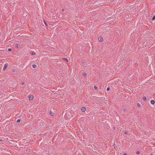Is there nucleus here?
I'll list each match as a JSON object with an SVG mask.
<instances>
[{
  "instance_id": "7ed1b4c3",
  "label": "nucleus",
  "mask_w": 155,
  "mask_h": 155,
  "mask_svg": "<svg viewBox=\"0 0 155 155\" xmlns=\"http://www.w3.org/2000/svg\"><path fill=\"white\" fill-rule=\"evenodd\" d=\"M99 41L100 42H101L103 41V38L101 37H100L98 38Z\"/></svg>"
},
{
  "instance_id": "6e6552de",
  "label": "nucleus",
  "mask_w": 155,
  "mask_h": 155,
  "mask_svg": "<svg viewBox=\"0 0 155 155\" xmlns=\"http://www.w3.org/2000/svg\"><path fill=\"white\" fill-rule=\"evenodd\" d=\"M32 67L33 68H36V66L35 65L33 64L32 65Z\"/></svg>"
},
{
  "instance_id": "412c9836",
  "label": "nucleus",
  "mask_w": 155,
  "mask_h": 155,
  "mask_svg": "<svg viewBox=\"0 0 155 155\" xmlns=\"http://www.w3.org/2000/svg\"><path fill=\"white\" fill-rule=\"evenodd\" d=\"M61 10L62 11H64V8H62Z\"/></svg>"
},
{
  "instance_id": "6ab92c4d",
  "label": "nucleus",
  "mask_w": 155,
  "mask_h": 155,
  "mask_svg": "<svg viewBox=\"0 0 155 155\" xmlns=\"http://www.w3.org/2000/svg\"><path fill=\"white\" fill-rule=\"evenodd\" d=\"M64 59L65 60H66L67 61H68V59L67 58H64Z\"/></svg>"
},
{
  "instance_id": "f3484780",
  "label": "nucleus",
  "mask_w": 155,
  "mask_h": 155,
  "mask_svg": "<svg viewBox=\"0 0 155 155\" xmlns=\"http://www.w3.org/2000/svg\"><path fill=\"white\" fill-rule=\"evenodd\" d=\"M109 90H110L109 87H108L107 89V91H109Z\"/></svg>"
},
{
  "instance_id": "a878e982",
  "label": "nucleus",
  "mask_w": 155,
  "mask_h": 155,
  "mask_svg": "<svg viewBox=\"0 0 155 155\" xmlns=\"http://www.w3.org/2000/svg\"><path fill=\"white\" fill-rule=\"evenodd\" d=\"M123 110L124 111H125V110Z\"/></svg>"
},
{
  "instance_id": "1a4fd4ad",
  "label": "nucleus",
  "mask_w": 155,
  "mask_h": 155,
  "mask_svg": "<svg viewBox=\"0 0 155 155\" xmlns=\"http://www.w3.org/2000/svg\"><path fill=\"white\" fill-rule=\"evenodd\" d=\"M155 20V16H154L152 18V21H153Z\"/></svg>"
},
{
  "instance_id": "ddd939ff",
  "label": "nucleus",
  "mask_w": 155,
  "mask_h": 155,
  "mask_svg": "<svg viewBox=\"0 0 155 155\" xmlns=\"http://www.w3.org/2000/svg\"><path fill=\"white\" fill-rule=\"evenodd\" d=\"M94 88L96 90L97 89V87L96 86H94Z\"/></svg>"
},
{
  "instance_id": "f8f14e48",
  "label": "nucleus",
  "mask_w": 155,
  "mask_h": 155,
  "mask_svg": "<svg viewBox=\"0 0 155 155\" xmlns=\"http://www.w3.org/2000/svg\"><path fill=\"white\" fill-rule=\"evenodd\" d=\"M12 49L11 48H9L8 49V51H12Z\"/></svg>"
},
{
  "instance_id": "5701e85b",
  "label": "nucleus",
  "mask_w": 155,
  "mask_h": 155,
  "mask_svg": "<svg viewBox=\"0 0 155 155\" xmlns=\"http://www.w3.org/2000/svg\"><path fill=\"white\" fill-rule=\"evenodd\" d=\"M124 155H127V154H126V153H125L124 154Z\"/></svg>"
},
{
  "instance_id": "dca6fc26",
  "label": "nucleus",
  "mask_w": 155,
  "mask_h": 155,
  "mask_svg": "<svg viewBox=\"0 0 155 155\" xmlns=\"http://www.w3.org/2000/svg\"><path fill=\"white\" fill-rule=\"evenodd\" d=\"M140 153V152L139 151H137V154H139Z\"/></svg>"
},
{
  "instance_id": "9b49d317",
  "label": "nucleus",
  "mask_w": 155,
  "mask_h": 155,
  "mask_svg": "<svg viewBox=\"0 0 155 155\" xmlns=\"http://www.w3.org/2000/svg\"><path fill=\"white\" fill-rule=\"evenodd\" d=\"M21 121V120L18 119L17 120V122H20Z\"/></svg>"
},
{
  "instance_id": "bb28decb",
  "label": "nucleus",
  "mask_w": 155,
  "mask_h": 155,
  "mask_svg": "<svg viewBox=\"0 0 155 155\" xmlns=\"http://www.w3.org/2000/svg\"><path fill=\"white\" fill-rule=\"evenodd\" d=\"M152 155V154H151V155Z\"/></svg>"
},
{
  "instance_id": "f03ea898",
  "label": "nucleus",
  "mask_w": 155,
  "mask_h": 155,
  "mask_svg": "<svg viewBox=\"0 0 155 155\" xmlns=\"http://www.w3.org/2000/svg\"><path fill=\"white\" fill-rule=\"evenodd\" d=\"M33 96L32 95H30L29 96L28 99L29 100H31L32 99H33Z\"/></svg>"
},
{
  "instance_id": "2eb2a0df",
  "label": "nucleus",
  "mask_w": 155,
  "mask_h": 155,
  "mask_svg": "<svg viewBox=\"0 0 155 155\" xmlns=\"http://www.w3.org/2000/svg\"><path fill=\"white\" fill-rule=\"evenodd\" d=\"M137 106L139 107H140V104H139V103H138L137 104Z\"/></svg>"
},
{
  "instance_id": "a211bd4d",
  "label": "nucleus",
  "mask_w": 155,
  "mask_h": 155,
  "mask_svg": "<svg viewBox=\"0 0 155 155\" xmlns=\"http://www.w3.org/2000/svg\"><path fill=\"white\" fill-rule=\"evenodd\" d=\"M31 54L32 55H35V53L34 52H32L31 53Z\"/></svg>"
},
{
  "instance_id": "4be33fe9",
  "label": "nucleus",
  "mask_w": 155,
  "mask_h": 155,
  "mask_svg": "<svg viewBox=\"0 0 155 155\" xmlns=\"http://www.w3.org/2000/svg\"><path fill=\"white\" fill-rule=\"evenodd\" d=\"M44 23H45V25L47 26V24L46 23H45V22H44Z\"/></svg>"
},
{
  "instance_id": "39448f33",
  "label": "nucleus",
  "mask_w": 155,
  "mask_h": 155,
  "mask_svg": "<svg viewBox=\"0 0 155 155\" xmlns=\"http://www.w3.org/2000/svg\"><path fill=\"white\" fill-rule=\"evenodd\" d=\"M50 114L51 115L53 116L54 114V113H53L52 112L50 111Z\"/></svg>"
},
{
  "instance_id": "0eeeda50",
  "label": "nucleus",
  "mask_w": 155,
  "mask_h": 155,
  "mask_svg": "<svg viewBox=\"0 0 155 155\" xmlns=\"http://www.w3.org/2000/svg\"><path fill=\"white\" fill-rule=\"evenodd\" d=\"M143 100H146V97L145 96H143Z\"/></svg>"
},
{
  "instance_id": "f257e3e1",
  "label": "nucleus",
  "mask_w": 155,
  "mask_h": 155,
  "mask_svg": "<svg viewBox=\"0 0 155 155\" xmlns=\"http://www.w3.org/2000/svg\"><path fill=\"white\" fill-rule=\"evenodd\" d=\"M8 65V64H6L4 65L3 69V70H5L6 69V68H7V67Z\"/></svg>"
},
{
  "instance_id": "b1692460",
  "label": "nucleus",
  "mask_w": 155,
  "mask_h": 155,
  "mask_svg": "<svg viewBox=\"0 0 155 155\" xmlns=\"http://www.w3.org/2000/svg\"><path fill=\"white\" fill-rule=\"evenodd\" d=\"M24 84V82H23V83H22L21 84H22H22Z\"/></svg>"
},
{
  "instance_id": "4468645a",
  "label": "nucleus",
  "mask_w": 155,
  "mask_h": 155,
  "mask_svg": "<svg viewBox=\"0 0 155 155\" xmlns=\"http://www.w3.org/2000/svg\"><path fill=\"white\" fill-rule=\"evenodd\" d=\"M15 47L16 48H18L19 46H18V45H15Z\"/></svg>"
},
{
  "instance_id": "423d86ee",
  "label": "nucleus",
  "mask_w": 155,
  "mask_h": 155,
  "mask_svg": "<svg viewBox=\"0 0 155 155\" xmlns=\"http://www.w3.org/2000/svg\"><path fill=\"white\" fill-rule=\"evenodd\" d=\"M150 102H151V103L152 104H154L155 103V101L154 100H152L151 101H150Z\"/></svg>"
},
{
  "instance_id": "20e7f679",
  "label": "nucleus",
  "mask_w": 155,
  "mask_h": 155,
  "mask_svg": "<svg viewBox=\"0 0 155 155\" xmlns=\"http://www.w3.org/2000/svg\"><path fill=\"white\" fill-rule=\"evenodd\" d=\"M81 110L83 112H84L86 110V109L84 107H82L81 108Z\"/></svg>"
},
{
  "instance_id": "aec40b11",
  "label": "nucleus",
  "mask_w": 155,
  "mask_h": 155,
  "mask_svg": "<svg viewBox=\"0 0 155 155\" xmlns=\"http://www.w3.org/2000/svg\"><path fill=\"white\" fill-rule=\"evenodd\" d=\"M124 134H127V132H125Z\"/></svg>"
},
{
  "instance_id": "393cba45",
  "label": "nucleus",
  "mask_w": 155,
  "mask_h": 155,
  "mask_svg": "<svg viewBox=\"0 0 155 155\" xmlns=\"http://www.w3.org/2000/svg\"><path fill=\"white\" fill-rule=\"evenodd\" d=\"M1 35V32L0 31V35Z\"/></svg>"
},
{
  "instance_id": "9d476101",
  "label": "nucleus",
  "mask_w": 155,
  "mask_h": 155,
  "mask_svg": "<svg viewBox=\"0 0 155 155\" xmlns=\"http://www.w3.org/2000/svg\"><path fill=\"white\" fill-rule=\"evenodd\" d=\"M83 74L84 76H85L86 75V74L85 72H83Z\"/></svg>"
}]
</instances>
